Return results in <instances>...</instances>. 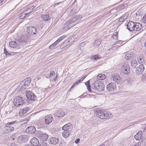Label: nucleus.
<instances>
[{
  "mask_svg": "<svg viewBox=\"0 0 146 146\" xmlns=\"http://www.w3.org/2000/svg\"><path fill=\"white\" fill-rule=\"evenodd\" d=\"M17 44L16 42L13 41L9 43V46L11 48H15Z\"/></svg>",
  "mask_w": 146,
  "mask_h": 146,
  "instance_id": "c9c22d12",
  "label": "nucleus"
},
{
  "mask_svg": "<svg viewBox=\"0 0 146 146\" xmlns=\"http://www.w3.org/2000/svg\"><path fill=\"white\" fill-rule=\"evenodd\" d=\"M65 112L62 110L59 109L55 111V115L58 117H62L65 115Z\"/></svg>",
  "mask_w": 146,
  "mask_h": 146,
  "instance_id": "ddd939ff",
  "label": "nucleus"
},
{
  "mask_svg": "<svg viewBox=\"0 0 146 146\" xmlns=\"http://www.w3.org/2000/svg\"><path fill=\"white\" fill-rule=\"evenodd\" d=\"M125 16H123L120 17L119 19V21L120 22L123 21L126 19Z\"/></svg>",
  "mask_w": 146,
  "mask_h": 146,
  "instance_id": "79ce46f5",
  "label": "nucleus"
},
{
  "mask_svg": "<svg viewBox=\"0 0 146 146\" xmlns=\"http://www.w3.org/2000/svg\"><path fill=\"white\" fill-rule=\"evenodd\" d=\"M56 4L57 5H58V3H56Z\"/></svg>",
  "mask_w": 146,
  "mask_h": 146,
  "instance_id": "774afa93",
  "label": "nucleus"
},
{
  "mask_svg": "<svg viewBox=\"0 0 146 146\" xmlns=\"http://www.w3.org/2000/svg\"><path fill=\"white\" fill-rule=\"evenodd\" d=\"M72 22L70 19L64 25L63 29L64 31L69 29L74 26Z\"/></svg>",
  "mask_w": 146,
  "mask_h": 146,
  "instance_id": "9b49d317",
  "label": "nucleus"
},
{
  "mask_svg": "<svg viewBox=\"0 0 146 146\" xmlns=\"http://www.w3.org/2000/svg\"><path fill=\"white\" fill-rule=\"evenodd\" d=\"M81 82L80 80H79L78 81H76L75 83L74 84V85L71 87L70 90H71L72 88H73L75 86L78 85L79 83H80Z\"/></svg>",
  "mask_w": 146,
  "mask_h": 146,
  "instance_id": "ea45409f",
  "label": "nucleus"
},
{
  "mask_svg": "<svg viewBox=\"0 0 146 146\" xmlns=\"http://www.w3.org/2000/svg\"><path fill=\"white\" fill-rule=\"evenodd\" d=\"M135 29L134 30L136 31H139L141 29L142 26L141 25L138 23L135 22Z\"/></svg>",
  "mask_w": 146,
  "mask_h": 146,
  "instance_id": "4be33fe9",
  "label": "nucleus"
},
{
  "mask_svg": "<svg viewBox=\"0 0 146 146\" xmlns=\"http://www.w3.org/2000/svg\"><path fill=\"white\" fill-rule=\"evenodd\" d=\"M82 16L81 15L78 16L74 15L70 19L72 22L73 24L74 25L78 23L81 19Z\"/></svg>",
  "mask_w": 146,
  "mask_h": 146,
  "instance_id": "423d86ee",
  "label": "nucleus"
},
{
  "mask_svg": "<svg viewBox=\"0 0 146 146\" xmlns=\"http://www.w3.org/2000/svg\"><path fill=\"white\" fill-rule=\"evenodd\" d=\"M36 130L35 127L33 126H30L27 128L26 129V131L30 134L34 133Z\"/></svg>",
  "mask_w": 146,
  "mask_h": 146,
  "instance_id": "a211bd4d",
  "label": "nucleus"
},
{
  "mask_svg": "<svg viewBox=\"0 0 146 146\" xmlns=\"http://www.w3.org/2000/svg\"><path fill=\"white\" fill-rule=\"evenodd\" d=\"M14 126L13 125V126H11L10 125H6L5 128L7 129V132H9L13 130L14 128L13 126Z\"/></svg>",
  "mask_w": 146,
  "mask_h": 146,
  "instance_id": "cd10ccee",
  "label": "nucleus"
},
{
  "mask_svg": "<svg viewBox=\"0 0 146 146\" xmlns=\"http://www.w3.org/2000/svg\"><path fill=\"white\" fill-rule=\"evenodd\" d=\"M27 31L30 35H35L37 32V29L35 27L31 26L27 27Z\"/></svg>",
  "mask_w": 146,
  "mask_h": 146,
  "instance_id": "0eeeda50",
  "label": "nucleus"
},
{
  "mask_svg": "<svg viewBox=\"0 0 146 146\" xmlns=\"http://www.w3.org/2000/svg\"><path fill=\"white\" fill-rule=\"evenodd\" d=\"M67 36L66 35H63L62 36H61L62 38V39L63 40L64 38Z\"/></svg>",
  "mask_w": 146,
  "mask_h": 146,
  "instance_id": "603ef678",
  "label": "nucleus"
},
{
  "mask_svg": "<svg viewBox=\"0 0 146 146\" xmlns=\"http://www.w3.org/2000/svg\"><path fill=\"white\" fill-rule=\"evenodd\" d=\"M70 133L69 131L64 130L62 133L63 136L65 138H67L69 135Z\"/></svg>",
  "mask_w": 146,
  "mask_h": 146,
  "instance_id": "7c9ffc66",
  "label": "nucleus"
},
{
  "mask_svg": "<svg viewBox=\"0 0 146 146\" xmlns=\"http://www.w3.org/2000/svg\"><path fill=\"white\" fill-rule=\"evenodd\" d=\"M31 81V79L30 78H28L23 81V82L24 83V86L25 87V88L26 86H28L30 84Z\"/></svg>",
  "mask_w": 146,
  "mask_h": 146,
  "instance_id": "393cba45",
  "label": "nucleus"
},
{
  "mask_svg": "<svg viewBox=\"0 0 146 146\" xmlns=\"http://www.w3.org/2000/svg\"><path fill=\"white\" fill-rule=\"evenodd\" d=\"M29 108L25 107L23 109H21L19 112V114L21 116L23 115L29 111Z\"/></svg>",
  "mask_w": 146,
  "mask_h": 146,
  "instance_id": "aec40b11",
  "label": "nucleus"
},
{
  "mask_svg": "<svg viewBox=\"0 0 146 146\" xmlns=\"http://www.w3.org/2000/svg\"><path fill=\"white\" fill-rule=\"evenodd\" d=\"M39 146H47V144L44 141H42L40 143Z\"/></svg>",
  "mask_w": 146,
  "mask_h": 146,
  "instance_id": "a18cd8bd",
  "label": "nucleus"
},
{
  "mask_svg": "<svg viewBox=\"0 0 146 146\" xmlns=\"http://www.w3.org/2000/svg\"><path fill=\"white\" fill-rule=\"evenodd\" d=\"M145 145H146V142H145Z\"/></svg>",
  "mask_w": 146,
  "mask_h": 146,
  "instance_id": "338daca9",
  "label": "nucleus"
},
{
  "mask_svg": "<svg viewBox=\"0 0 146 146\" xmlns=\"http://www.w3.org/2000/svg\"><path fill=\"white\" fill-rule=\"evenodd\" d=\"M62 40L63 39L62 38L61 36H60L59 38L56 41L58 44L59 42Z\"/></svg>",
  "mask_w": 146,
  "mask_h": 146,
  "instance_id": "49530a36",
  "label": "nucleus"
},
{
  "mask_svg": "<svg viewBox=\"0 0 146 146\" xmlns=\"http://www.w3.org/2000/svg\"><path fill=\"white\" fill-rule=\"evenodd\" d=\"M145 69V67L144 65L141 64L138 67L136 68V73L139 74H141L143 72Z\"/></svg>",
  "mask_w": 146,
  "mask_h": 146,
  "instance_id": "2eb2a0df",
  "label": "nucleus"
},
{
  "mask_svg": "<svg viewBox=\"0 0 146 146\" xmlns=\"http://www.w3.org/2000/svg\"><path fill=\"white\" fill-rule=\"evenodd\" d=\"M30 142L32 145L35 146H37L39 144V140L35 137L31 139L30 140Z\"/></svg>",
  "mask_w": 146,
  "mask_h": 146,
  "instance_id": "dca6fc26",
  "label": "nucleus"
},
{
  "mask_svg": "<svg viewBox=\"0 0 146 146\" xmlns=\"http://www.w3.org/2000/svg\"><path fill=\"white\" fill-rule=\"evenodd\" d=\"M112 37L115 39H117V32H116L115 33V34H113L112 36Z\"/></svg>",
  "mask_w": 146,
  "mask_h": 146,
  "instance_id": "37998d69",
  "label": "nucleus"
},
{
  "mask_svg": "<svg viewBox=\"0 0 146 146\" xmlns=\"http://www.w3.org/2000/svg\"><path fill=\"white\" fill-rule=\"evenodd\" d=\"M87 76V75H85L83 77H85V78H86V77Z\"/></svg>",
  "mask_w": 146,
  "mask_h": 146,
  "instance_id": "bf43d9fd",
  "label": "nucleus"
},
{
  "mask_svg": "<svg viewBox=\"0 0 146 146\" xmlns=\"http://www.w3.org/2000/svg\"><path fill=\"white\" fill-rule=\"evenodd\" d=\"M132 57V55L131 54H130L129 53H127L125 56V58L127 60H128L131 59Z\"/></svg>",
  "mask_w": 146,
  "mask_h": 146,
  "instance_id": "58836bf2",
  "label": "nucleus"
},
{
  "mask_svg": "<svg viewBox=\"0 0 146 146\" xmlns=\"http://www.w3.org/2000/svg\"><path fill=\"white\" fill-rule=\"evenodd\" d=\"M85 85L86 86L88 91L90 92H91L92 90L91 88L90 83L89 80H88V81L85 82Z\"/></svg>",
  "mask_w": 146,
  "mask_h": 146,
  "instance_id": "473e14b6",
  "label": "nucleus"
},
{
  "mask_svg": "<svg viewBox=\"0 0 146 146\" xmlns=\"http://www.w3.org/2000/svg\"><path fill=\"white\" fill-rule=\"evenodd\" d=\"M142 134V131H139L134 136L135 139L137 140L140 139L141 138V135Z\"/></svg>",
  "mask_w": 146,
  "mask_h": 146,
  "instance_id": "a878e982",
  "label": "nucleus"
},
{
  "mask_svg": "<svg viewBox=\"0 0 146 146\" xmlns=\"http://www.w3.org/2000/svg\"><path fill=\"white\" fill-rule=\"evenodd\" d=\"M133 146H138V145L137 144L135 145H134Z\"/></svg>",
  "mask_w": 146,
  "mask_h": 146,
  "instance_id": "680f3d73",
  "label": "nucleus"
},
{
  "mask_svg": "<svg viewBox=\"0 0 146 146\" xmlns=\"http://www.w3.org/2000/svg\"><path fill=\"white\" fill-rule=\"evenodd\" d=\"M138 62L139 63H143L145 61L144 57L143 54H141L138 57Z\"/></svg>",
  "mask_w": 146,
  "mask_h": 146,
  "instance_id": "bb28decb",
  "label": "nucleus"
},
{
  "mask_svg": "<svg viewBox=\"0 0 146 146\" xmlns=\"http://www.w3.org/2000/svg\"><path fill=\"white\" fill-rule=\"evenodd\" d=\"M124 7V5H121V6L119 7L118 8L120 9V7L121 8H123V7Z\"/></svg>",
  "mask_w": 146,
  "mask_h": 146,
  "instance_id": "5fc2aeb1",
  "label": "nucleus"
},
{
  "mask_svg": "<svg viewBox=\"0 0 146 146\" xmlns=\"http://www.w3.org/2000/svg\"><path fill=\"white\" fill-rule=\"evenodd\" d=\"M85 79V77H82L79 80H80V82L82 81L84 79Z\"/></svg>",
  "mask_w": 146,
  "mask_h": 146,
  "instance_id": "864d4df0",
  "label": "nucleus"
},
{
  "mask_svg": "<svg viewBox=\"0 0 146 146\" xmlns=\"http://www.w3.org/2000/svg\"><path fill=\"white\" fill-rule=\"evenodd\" d=\"M17 121H15L12 122L8 123L6 124V125H11L16 123Z\"/></svg>",
  "mask_w": 146,
  "mask_h": 146,
  "instance_id": "a19ab883",
  "label": "nucleus"
},
{
  "mask_svg": "<svg viewBox=\"0 0 146 146\" xmlns=\"http://www.w3.org/2000/svg\"><path fill=\"white\" fill-rule=\"evenodd\" d=\"M97 116V117L101 119H108L112 117V115L109 112L100 110L98 111Z\"/></svg>",
  "mask_w": 146,
  "mask_h": 146,
  "instance_id": "f257e3e1",
  "label": "nucleus"
},
{
  "mask_svg": "<svg viewBox=\"0 0 146 146\" xmlns=\"http://www.w3.org/2000/svg\"><path fill=\"white\" fill-rule=\"evenodd\" d=\"M43 20L44 21H48L50 20V18L48 15H43L42 16Z\"/></svg>",
  "mask_w": 146,
  "mask_h": 146,
  "instance_id": "c85d7f7f",
  "label": "nucleus"
},
{
  "mask_svg": "<svg viewBox=\"0 0 146 146\" xmlns=\"http://www.w3.org/2000/svg\"><path fill=\"white\" fill-rule=\"evenodd\" d=\"M3 1L4 0H0V3H2Z\"/></svg>",
  "mask_w": 146,
  "mask_h": 146,
  "instance_id": "4d7b16f0",
  "label": "nucleus"
},
{
  "mask_svg": "<svg viewBox=\"0 0 146 146\" xmlns=\"http://www.w3.org/2000/svg\"><path fill=\"white\" fill-rule=\"evenodd\" d=\"M111 82H115L118 84L121 83L122 81V79L120 76L117 74H112L110 78Z\"/></svg>",
  "mask_w": 146,
  "mask_h": 146,
  "instance_id": "7ed1b4c3",
  "label": "nucleus"
},
{
  "mask_svg": "<svg viewBox=\"0 0 146 146\" xmlns=\"http://www.w3.org/2000/svg\"><path fill=\"white\" fill-rule=\"evenodd\" d=\"M34 8L33 6H31L25 11V12H26V13H27V16L30 13L32 12V10Z\"/></svg>",
  "mask_w": 146,
  "mask_h": 146,
  "instance_id": "f704fd0d",
  "label": "nucleus"
},
{
  "mask_svg": "<svg viewBox=\"0 0 146 146\" xmlns=\"http://www.w3.org/2000/svg\"><path fill=\"white\" fill-rule=\"evenodd\" d=\"M99 146H105V145L104 144H102L99 145Z\"/></svg>",
  "mask_w": 146,
  "mask_h": 146,
  "instance_id": "13d9d810",
  "label": "nucleus"
},
{
  "mask_svg": "<svg viewBox=\"0 0 146 146\" xmlns=\"http://www.w3.org/2000/svg\"><path fill=\"white\" fill-rule=\"evenodd\" d=\"M116 88L115 84L113 82L108 84L106 86V89L109 91H112L115 90Z\"/></svg>",
  "mask_w": 146,
  "mask_h": 146,
  "instance_id": "1a4fd4ad",
  "label": "nucleus"
},
{
  "mask_svg": "<svg viewBox=\"0 0 146 146\" xmlns=\"http://www.w3.org/2000/svg\"><path fill=\"white\" fill-rule=\"evenodd\" d=\"M14 53H15V54H14L13 55H15L16 54L15 53H17V52H13Z\"/></svg>",
  "mask_w": 146,
  "mask_h": 146,
  "instance_id": "0e129e2a",
  "label": "nucleus"
},
{
  "mask_svg": "<svg viewBox=\"0 0 146 146\" xmlns=\"http://www.w3.org/2000/svg\"><path fill=\"white\" fill-rule=\"evenodd\" d=\"M83 44V43H81L80 44L81 45V44Z\"/></svg>",
  "mask_w": 146,
  "mask_h": 146,
  "instance_id": "69168bd1",
  "label": "nucleus"
},
{
  "mask_svg": "<svg viewBox=\"0 0 146 146\" xmlns=\"http://www.w3.org/2000/svg\"><path fill=\"white\" fill-rule=\"evenodd\" d=\"M144 45H145V46H146V41L145 42Z\"/></svg>",
  "mask_w": 146,
  "mask_h": 146,
  "instance_id": "e2e57ef3",
  "label": "nucleus"
},
{
  "mask_svg": "<svg viewBox=\"0 0 146 146\" xmlns=\"http://www.w3.org/2000/svg\"><path fill=\"white\" fill-rule=\"evenodd\" d=\"M24 101L23 98L20 97H17L14 100V104L16 107H19L23 105Z\"/></svg>",
  "mask_w": 146,
  "mask_h": 146,
  "instance_id": "20e7f679",
  "label": "nucleus"
},
{
  "mask_svg": "<svg viewBox=\"0 0 146 146\" xmlns=\"http://www.w3.org/2000/svg\"><path fill=\"white\" fill-rule=\"evenodd\" d=\"M121 69V71L125 74H128L130 72V69L129 66L127 64H125L123 65Z\"/></svg>",
  "mask_w": 146,
  "mask_h": 146,
  "instance_id": "6e6552de",
  "label": "nucleus"
},
{
  "mask_svg": "<svg viewBox=\"0 0 146 146\" xmlns=\"http://www.w3.org/2000/svg\"><path fill=\"white\" fill-rule=\"evenodd\" d=\"M55 76V73L54 71L50 73L49 75L48 74L46 77L48 78H51L54 81H55L57 78V75H56V76L54 77Z\"/></svg>",
  "mask_w": 146,
  "mask_h": 146,
  "instance_id": "6ab92c4d",
  "label": "nucleus"
},
{
  "mask_svg": "<svg viewBox=\"0 0 146 146\" xmlns=\"http://www.w3.org/2000/svg\"><path fill=\"white\" fill-rule=\"evenodd\" d=\"M72 127L71 124L70 123H68L64 125L62 127V129L64 130L70 131Z\"/></svg>",
  "mask_w": 146,
  "mask_h": 146,
  "instance_id": "b1692460",
  "label": "nucleus"
},
{
  "mask_svg": "<svg viewBox=\"0 0 146 146\" xmlns=\"http://www.w3.org/2000/svg\"><path fill=\"white\" fill-rule=\"evenodd\" d=\"M28 136L26 135H23L20 136L18 138V141L19 143L25 142L27 140Z\"/></svg>",
  "mask_w": 146,
  "mask_h": 146,
  "instance_id": "4468645a",
  "label": "nucleus"
},
{
  "mask_svg": "<svg viewBox=\"0 0 146 146\" xmlns=\"http://www.w3.org/2000/svg\"><path fill=\"white\" fill-rule=\"evenodd\" d=\"M4 53L6 55L10 54L9 53L7 52L5 48H4Z\"/></svg>",
  "mask_w": 146,
  "mask_h": 146,
  "instance_id": "de8ad7c7",
  "label": "nucleus"
},
{
  "mask_svg": "<svg viewBox=\"0 0 146 146\" xmlns=\"http://www.w3.org/2000/svg\"><path fill=\"white\" fill-rule=\"evenodd\" d=\"M80 139L79 138L77 139L75 141V142L76 143H78L80 141Z\"/></svg>",
  "mask_w": 146,
  "mask_h": 146,
  "instance_id": "8fccbe9b",
  "label": "nucleus"
},
{
  "mask_svg": "<svg viewBox=\"0 0 146 146\" xmlns=\"http://www.w3.org/2000/svg\"><path fill=\"white\" fill-rule=\"evenodd\" d=\"M11 139H13V140H15V139L13 138V137H11Z\"/></svg>",
  "mask_w": 146,
  "mask_h": 146,
  "instance_id": "052dcab7",
  "label": "nucleus"
},
{
  "mask_svg": "<svg viewBox=\"0 0 146 146\" xmlns=\"http://www.w3.org/2000/svg\"><path fill=\"white\" fill-rule=\"evenodd\" d=\"M142 21L144 23H146V13L144 15L142 19Z\"/></svg>",
  "mask_w": 146,
  "mask_h": 146,
  "instance_id": "c03bdc74",
  "label": "nucleus"
},
{
  "mask_svg": "<svg viewBox=\"0 0 146 146\" xmlns=\"http://www.w3.org/2000/svg\"><path fill=\"white\" fill-rule=\"evenodd\" d=\"M45 123L46 125H49L52 121V117L51 115H47L45 117Z\"/></svg>",
  "mask_w": 146,
  "mask_h": 146,
  "instance_id": "f8f14e48",
  "label": "nucleus"
},
{
  "mask_svg": "<svg viewBox=\"0 0 146 146\" xmlns=\"http://www.w3.org/2000/svg\"><path fill=\"white\" fill-rule=\"evenodd\" d=\"M91 58L95 60H97L100 59V58L98 54L92 56L91 57Z\"/></svg>",
  "mask_w": 146,
  "mask_h": 146,
  "instance_id": "e433bc0d",
  "label": "nucleus"
},
{
  "mask_svg": "<svg viewBox=\"0 0 146 146\" xmlns=\"http://www.w3.org/2000/svg\"><path fill=\"white\" fill-rule=\"evenodd\" d=\"M135 22L132 21H129L127 25V29L130 31H134L135 29Z\"/></svg>",
  "mask_w": 146,
  "mask_h": 146,
  "instance_id": "9d476101",
  "label": "nucleus"
},
{
  "mask_svg": "<svg viewBox=\"0 0 146 146\" xmlns=\"http://www.w3.org/2000/svg\"><path fill=\"white\" fill-rule=\"evenodd\" d=\"M28 39V36L26 35H22L21 37L17 40V41L21 42H26Z\"/></svg>",
  "mask_w": 146,
  "mask_h": 146,
  "instance_id": "f3484780",
  "label": "nucleus"
},
{
  "mask_svg": "<svg viewBox=\"0 0 146 146\" xmlns=\"http://www.w3.org/2000/svg\"><path fill=\"white\" fill-rule=\"evenodd\" d=\"M58 142V139L56 137H52L49 140V143H50L55 145Z\"/></svg>",
  "mask_w": 146,
  "mask_h": 146,
  "instance_id": "5701e85b",
  "label": "nucleus"
},
{
  "mask_svg": "<svg viewBox=\"0 0 146 146\" xmlns=\"http://www.w3.org/2000/svg\"><path fill=\"white\" fill-rule=\"evenodd\" d=\"M24 146H32L31 145H25Z\"/></svg>",
  "mask_w": 146,
  "mask_h": 146,
  "instance_id": "6e6d98bb",
  "label": "nucleus"
},
{
  "mask_svg": "<svg viewBox=\"0 0 146 146\" xmlns=\"http://www.w3.org/2000/svg\"><path fill=\"white\" fill-rule=\"evenodd\" d=\"M11 146H17V145L14 143H12Z\"/></svg>",
  "mask_w": 146,
  "mask_h": 146,
  "instance_id": "3c124183",
  "label": "nucleus"
},
{
  "mask_svg": "<svg viewBox=\"0 0 146 146\" xmlns=\"http://www.w3.org/2000/svg\"><path fill=\"white\" fill-rule=\"evenodd\" d=\"M92 88L94 90L98 91H102L104 90V85L101 82H100L99 80L96 81L94 84H91Z\"/></svg>",
  "mask_w": 146,
  "mask_h": 146,
  "instance_id": "f03ea898",
  "label": "nucleus"
},
{
  "mask_svg": "<svg viewBox=\"0 0 146 146\" xmlns=\"http://www.w3.org/2000/svg\"><path fill=\"white\" fill-rule=\"evenodd\" d=\"M101 43V42H100V41L96 40L95 42V44L97 43V44H96V45H98L99 46L100 45Z\"/></svg>",
  "mask_w": 146,
  "mask_h": 146,
  "instance_id": "09e8293b",
  "label": "nucleus"
},
{
  "mask_svg": "<svg viewBox=\"0 0 146 146\" xmlns=\"http://www.w3.org/2000/svg\"><path fill=\"white\" fill-rule=\"evenodd\" d=\"M39 136L40 139L43 141L46 140L48 137V135L46 133H40L39 134Z\"/></svg>",
  "mask_w": 146,
  "mask_h": 146,
  "instance_id": "412c9836",
  "label": "nucleus"
},
{
  "mask_svg": "<svg viewBox=\"0 0 146 146\" xmlns=\"http://www.w3.org/2000/svg\"><path fill=\"white\" fill-rule=\"evenodd\" d=\"M19 17L21 19H23L24 18L26 17H28V16L27 15V13H26V12L24 11L20 14Z\"/></svg>",
  "mask_w": 146,
  "mask_h": 146,
  "instance_id": "72a5a7b5",
  "label": "nucleus"
},
{
  "mask_svg": "<svg viewBox=\"0 0 146 146\" xmlns=\"http://www.w3.org/2000/svg\"><path fill=\"white\" fill-rule=\"evenodd\" d=\"M25 94L28 99L33 101L36 100V97L32 91L27 90Z\"/></svg>",
  "mask_w": 146,
  "mask_h": 146,
  "instance_id": "39448f33",
  "label": "nucleus"
},
{
  "mask_svg": "<svg viewBox=\"0 0 146 146\" xmlns=\"http://www.w3.org/2000/svg\"><path fill=\"white\" fill-rule=\"evenodd\" d=\"M106 78V75L104 74H100L98 75L97 78L99 80H103L105 79Z\"/></svg>",
  "mask_w": 146,
  "mask_h": 146,
  "instance_id": "c756f323",
  "label": "nucleus"
},
{
  "mask_svg": "<svg viewBox=\"0 0 146 146\" xmlns=\"http://www.w3.org/2000/svg\"><path fill=\"white\" fill-rule=\"evenodd\" d=\"M58 44L57 42L56 41L54 43L51 44L49 47V48L50 49H52L54 47L56 46Z\"/></svg>",
  "mask_w": 146,
  "mask_h": 146,
  "instance_id": "4c0bfd02",
  "label": "nucleus"
},
{
  "mask_svg": "<svg viewBox=\"0 0 146 146\" xmlns=\"http://www.w3.org/2000/svg\"><path fill=\"white\" fill-rule=\"evenodd\" d=\"M137 65V62L135 60L133 59L131 62V65L133 68H135Z\"/></svg>",
  "mask_w": 146,
  "mask_h": 146,
  "instance_id": "2f4dec72",
  "label": "nucleus"
}]
</instances>
